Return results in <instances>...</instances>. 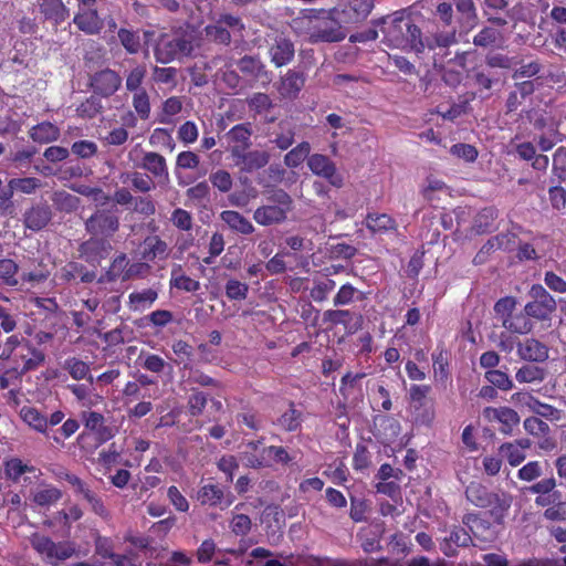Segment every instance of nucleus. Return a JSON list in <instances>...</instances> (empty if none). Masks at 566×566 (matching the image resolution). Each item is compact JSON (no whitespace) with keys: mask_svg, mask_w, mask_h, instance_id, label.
I'll use <instances>...</instances> for the list:
<instances>
[{"mask_svg":"<svg viewBox=\"0 0 566 566\" xmlns=\"http://www.w3.org/2000/svg\"><path fill=\"white\" fill-rule=\"evenodd\" d=\"M292 30L312 43L338 42L345 39L346 33L335 21L319 15L313 11L302 13L291 22Z\"/></svg>","mask_w":566,"mask_h":566,"instance_id":"nucleus-1","label":"nucleus"},{"mask_svg":"<svg viewBox=\"0 0 566 566\" xmlns=\"http://www.w3.org/2000/svg\"><path fill=\"white\" fill-rule=\"evenodd\" d=\"M382 23L385 24L382 32L388 46L417 53L426 49L420 29L410 21H405L402 17H395L390 21L384 19Z\"/></svg>","mask_w":566,"mask_h":566,"instance_id":"nucleus-2","label":"nucleus"},{"mask_svg":"<svg viewBox=\"0 0 566 566\" xmlns=\"http://www.w3.org/2000/svg\"><path fill=\"white\" fill-rule=\"evenodd\" d=\"M293 201L282 189L274 190L268 202L258 207L253 213L254 221L263 227L283 223L292 210Z\"/></svg>","mask_w":566,"mask_h":566,"instance_id":"nucleus-3","label":"nucleus"},{"mask_svg":"<svg viewBox=\"0 0 566 566\" xmlns=\"http://www.w3.org/2000/svg\"><path fill=\"white\" fill-rule=\"evenodd\" d=\"M195 49L192 33L163 35L155 48V57L159 63L166 64L174 60L189 56Z\"/></svg>","mask_w":566,"mask_h":566,"instance_id":"nucleus-4","label":"nucleus"},{"mask_svg":"<svg viewBox=\"0 0 566 566\" xmlns=\"http://www.w3.org/2000/svg\"><path fill=\"white\" fill-rule=\"evenodd\" d=\"M30 542L40 558L52 566H57L63 560L72 557L75 553L73 543L66 541L54 542L44 534H33Z\"/></svg>","mask_w":566,"mask_h":566,"instance_id":"nucleus-5","label":"nucleus"},{"mask_svg":"<svg viewBox=\"0 0 566 566\" xmlns=\"http://www.w3.org/2000/svg\"><path fill=\"white\" fill-rule=\"evenodd\" d=\"M128 158L135 167L148 171L154 178L169 181V170L165 157L156 151H143L138 146L128 153Z\"/></svg>","mask_w":566,"mask_h":566,"instance_id":"nucleus-6","label":"nucleus"},{"mask_svg":"<svg viewBox=\"0 0 566 566\" xmlns=\"http://www.w3.org/2000/svg\"><path fill=\"white\" fill-rule=\"evenodd\" d=\"M374 8V0H350L332 11L336 27L364 21Z\"/></svg>","mask_w":566,"mask_h":566,"instance_id":"nucleus-7","label":"nucleus"},{"mask_svg":"<svg viewBox=\"0 0 566 566\" xmlns=\"http://www.w3.org/2000/svg\"><path fill=\"white\" fill-rule=\"evenodd\" d=\"M119 228L118 217L108 210H96L86 221L85 229L93 237L109 239Z\"/></svg>","mask_w":566,"mask_h":566,"instance_id":"nucleus-8","label":"nucleus"},{"mask_svg":"<svg viewBox=\"0 0 566 566\" xmlns=\"http://www.w3.org/2000/svg\"><path fill=\"white\" fill-rule=\"evenodd\" d=\"M310 170L324 179L333 187L340 188L344 185V177L337 170L336 165L325 155L314 154L307 158Z\"/></svg>","mask_w":566,"mask_h":566,"instance_id":"nucleus-9","label":"nucleus"},{"mask_svg":"<svg viewBox=\"0 0 566 566\" xmlns=\"http://www.w3.org/2000/svg\"><path fill=\"white\" fill-rule=\"evenodd\" d=\"M44 357L43 352L33 347L29 342H25L11 358L14 363L13 373L20 376L33 370L43 364Z\"/></svg>","mask_w":566,"mask_h":566,"instance_id":"nucleus-10","label":"nucleus"},{"mask_svg":"<svg viewBox=\"0 0 566 566\" xmlns=\"http://www.w3.org/2000/svg\"><path fill=\"white\" fill-rule=\"evenodd\" d=\"M483 418L489 422H499L501 432L510 434L513 428L520 423L517 412L509 407H486L482 411Z\"/></svg>","mask_w":566,"mask_h":566,"instance_id":"nucleus-11","label":"nucleus"},{"mask_svg":"<svg viewBox=\"0 0 566 566\" xmlns=\"http://www.w3.org/2000/svg\"><path fill=\"white\" fill-rule=\"evenodd\" d=\"M122 77L113 70L105 69L94 74L91 86L95 94L112 96L120 87Z\"/></svg>","mask_w":566,"mask_h":566,"instance_id":"nucleus-12","label":"nucleus"},{"mask_svg":"<svg viewBox=\"0 0 566 566\" xmlns=\"http://www.w3.org/2000/svg\"><path fill=\"white\" fill-rule=\"evenodd\" d=\"M252 130L249 124H239L233 126L227 134L229 151L234 158L243 154L251 146Z\"/></svg>","mask_w":566,"mask_h":566,"instance_id":"nucleus-13","label":"nucleus"},{"mask_svg":"<svg viewBox=\"0 0 566 566\" xmlns=\"http://www.w3.org/2000/svg\"><path fill=\"white\" fill-rule=\"evenodd\" d=\"M112 245L107 239L93 237L83 242L80 248L81 255L87 262H97L104 259L111 251Z\"/></svg>","mask_w":566,"mask_h":566,"instance_id":"nucleus-14","label":"nucleus"},{"mask_svg":"<svg viewBox=\"0 0 566 566\" xmlns=\"http://www.w3.org/2000/svg\"><path fill=\"white\" fill-rule=\"evenodd\" d=\"M41 186V180L35 177L13 178L9 180L6 191L0 192V200H11L14 192H21L25 195L34 193Z\"/></svg>","mask_w":566,"mask_h":566,"instance_id":"nucleus-15","label":"nucleus"},{"mask_svg":"<svg viewBox=\"0 0 566 566\" xmlns=\"http://www.w3.org/2000/svg\"><path fill=\"white\" fill-rule=\"evenodd\" d=\"M73 23L78 30L88 35H96L104 28V22L99 18L97 9L76 11L73 18Z\"/></svg>","mask_w":566,"mask_h":566,"instance_id":"nucleus-16","label":"nucleus"},{"mask_svg":"<svg viewBox=\"0 0 566 566\" xmlns=\"http://www.w3.org/2000/svg\"><path fill=\"white\" fill-rule=\"evenodd\" d=\"M517 355L524 360L544 361L548 358V348L535 338H526L517 343Z\"/></svg>","mask_w":566,"mask_h":566,"instance_id":"nucleus-17","label":"nucleus"},{"mask_svg":"<svg viewBox=\"0 0 566 566\" xmlns=\"http://www.w3.org/2000/svg\"><path fill=\"white\" fill-rule=\"evenodd\" d=\"M233 160L240 170L252 172L266 166L270 160V155L264 150H244L243 154L235 156Z\"/></svg>","mask_w":566,"mask_h":566,"instance_id":"nucleus-18","label":"nucleus"},{"mask_svg":"<svg viewBox=\"0 0 566 566\" xmlns=\"http://www.w3.org/2000/svg\"><path fill=\"white\" fill-rule=\"evenodd\" d=\"M262 441L248 442L240 452V461L248 468L268 467V458L263 453Z\"/></svg>","mask_w":566,"mask_h":566,"instance_id":"nucleus-19","label":"nucleus"},{"mask_svg":"<svg viewBox=\"0 0 566 566\" xmlns=\"http://www.w3.org/2000/svg\"><path fill=\"white\" fill-rule=\"evenodd\" d=\"M512 502L513 497L511 494L504 491H495L489 496L485 509L490 510V513L495 521L501 522L507 514Z\"/></svg>","mask_w":566,"mask_h":566,"instance_id":"nucleus-20","label":"nucleus"},{"mask_svg":"<svg viewBox=\"0 0 566 566\" xmlns=\"http://www.w3.org/2000/svg\"><path fill=\"white\" fill-rule=\"evenodd\" d=\"M158 298V290L154 287L134 291L128 295L127 307L133 312H144L153 306Z\"/></svg>","mask_w":566,"mask_h":566,"instance_id":"nucleus-21","label":"nucleus"},{"mask_svg":"<svg viewBox=\"0 0 566 566\" xmlns=\"http://www.w3.org/2000/svg\"><path fill=\"white\" fill-rule=\"evenodd\" d=\"M198 501L203 505L217 506L222 505L223 507H228L232 504V499L228 496L226 499L222 489L216 484H207L203 485L197 495Z\"/></svg>","mask_w":566,"mask_h":566,"instance_id":"nucleus-22","label":"nucleus"},{"mask_svg":"<svg viewBox=\"0 0 566 566\" xmlns=\"http://www.w3.org/2000/svg\"><path fill=\"white\" fill-rule=\"evenodd\" d=\"M39 6L41 13L56 25L64 22L70 15V11L62 0H40Z\"/></svg>","mask_w":566,"mask_h":566,"instance_id":"nucleus-23","label":"nucleus"},{"mask_svg":"<svg viewBox=\"0 0 566 566\" xmlns=\"http://www.w3.org/2000/svg\"><path fill=\"white\" fill-rule=\"evenodd\" d=\"M270 55L275 66L286 65L294 56V45L290 40L281 38L271 46Z\"/></svg>","mask_w":566,"mask_h":566,"instance_id":"nucleus-24","label":"nucleus"},{"mask_svg":"<svg viewBox=\"0 0 566 566\" xmlns=\"http://www.w3.org/2000/svg\"><path fill=\"white\" fill-rule=\"evenodd\" d=\"M220 218L231 230L238 233L251 234L254 232L252 222L238 211H222Z\"/></svg>","mask_w":566,"mask_h":566,"instance_id":"nucleus-25","label":"nucleus"},{"mask_svg":"<svg viewBox=\"0 0 566 566\" xmlns=\"http://www.w3.org/2000/svg\"><path fill=\"white\" fill-rule=\"evenodd\" d=\"M67 389L75 396L78 403L84 408H92L98 405L103 397L93 391L91 386L84 384H71Z\"/></svg>","mask_w":566,"mask_h":566,"instance_id":"nucleus-26","label":"nucleus"},{"mask_svg":"<svg viewBox=\"0 0 566 566\" xmlns=\"http://www.w3.org/2000/svg\"><path fill=\"white\" fill-rule=\"evenodd\" d=\"M62 499V491L51 484H40L32 492V501L39 506H50Z\"/></svg>","mask_w":566,"mask_h":566,"instance_id":"nucleus-27","label":"nucleus"},{"mask_svg":"<svg viewBox=\"0 0 566 566\" xmlns=\"http://www.w3.org/2000/svg\"><path fill=\"white\" fill-rule=\"evenodd\" d=\"M20 418L33 430L45 433L48 430V418L42 415L36 408L31 406H23L20 409Z\"/></svg>","mask_w":566,"mask_h":566,"instance_id":"nucleus-28","label":"nucleus"},{"mask_svg":"<svg viewBox=\"0 0 566 566\" xmlns=\"http://www.w3.org/2000/svg\"><path fill=\"white\" fill-rule=\"evenodd\" d=\"M555 310L556 302L554 298L533 300L524 308L527 315L542 321L547 319Z\"/></svg>","mask_w":566,"mask_h":566,"instance_id":"nucleus-29","label":"nucleus"},{"mask_svg":"<svg viewBox=\"0 0 566 566\" xmlns=\"http://www.w3.org/2000/svg\"><path fill=\"white\" fill-rule=\"evenodd\" d=\"M51 220V212L45 207L30 209L24 216V223L31 230H41Z\"/></svg>","mask_w":566,"mask_h":566,"instance_id":"nucleus-30","label":"nucleus"},{"mask_svg":"<svg viewBox=\"0 0 566 566\" xmlns=\"http://www.w3.org/2000/svg\"><path fill=\"white\" fill-rule=\"evenodd\" d=\"M528 316L526 312L514 314L510 318L504 319L502 326L511 333L528 334L533 329V323Z\"/></svg>","mask_w":566,"mask_h":566,"instance_id":"nucleus-31","label":"nucleus"},{"mask_svg":"<svg viewBox=\"0 0 566 566\" xmlns=\"http://www.w3.org/2000/svg\"><path fill=\"white\" fill-rule=\"evenodd\" d=\"M304 85V78L296 72L289 71L282 78L280 93L284 97H295Z\"/></svg>","mask_w":566,"mask_h":566,"instance_id":"nucleus-32","label":"nucleus"},{"mask_svg":"<svg viewBox=\"0 0 566 566\" xmlns=\"http://www.w3.org/2000/svg\"><path fill=\"white\" fill-rule=\"evenodd\" d=\"M64 369L69 371L71 377L75 380L86 379L92 386L94 377L90 374V365L77 359L69 358L64 363Z\"/></svg>","mask_w":566,"mask_h":566,"instance_id":"nucleus-33","label":"nucleus"},{"mask_svg":"<svg viewBox=\"0 0 566 566\" xmlns=\"http://www.w3.org/2000/svg\"><path fill=\"white\" fill-rule=\"evenodd\" d=\"M239 70L252 78L259 80L266 77V71L264 70L263 63L253 56H243L238 62Z\"/></svg>","mask_w":566,"mask_h":566,"instance_id":"nucleus-34","label":"nucleus"},{"mask_svg":"<svg viewBox=\"0 0 566 566\" xmlns=\"http://www.w3.org/2000/svg\"><path fill=\"white\" fill-rule=\"evenodd\" d=\"M60 135L59 128L48 122L41 123L32 127L30 136L34 142L38 143H50L56 140Z\"/></svg>","mask_w":566,"mask_h":566,"instance_id":"nucleus-35","label":"nucleus"},{"mask_svg":"<svg viewBox=\"0 0 566 566\" xmlns=\"http://www.w3.org/2000/svg\"><path fill=\"white\" fill-rule=\"evenodd\" d=\"M491 493L492 492L489 491L486 486L478 482L470 483L465 490L467 500L473 505L482 509L486 507Z\"/></svg>","mask_w":566,"mask_h":566,"instance_id":"nucleus-36","label":"nucleus"},{"mask_svg":"<svg viewBox=\"0 0 566 566\" xmlns=\"http://www.w3.org/2000/svg\"><path fill=\"white\" fill-rule=\"evenodd\" d=\"M366 226L373 232H385L395 229L396 222L386 213H369L366 218Z\"/></svg>","mask_w":566,"mask_h":566,"instance_id":"nucleus-37","label":"nucleus"},{"mask_svg":"<svg viewBox=\"0 0 566 566\" xmlns=\"http://www.w3.org/2000/svg\"><path fill=\"white\" fill-rule=\"evenodd\" d=\"M182 99L178 96H171L167 98L161 106L159 114V122L168 124L172 122L174 116L178 115L182 109Z\"/></svg>","mask_w":566,"mask_h":566,"instance_id":"nucleus-38","label":"nucleus"},{"mask_svg":"<svg viewBox=\"0 0 566 566\" xmlns=\"http://www.w3.org/2000/svg\"><path fill=\"white\" fill-rule=\"evenodd\" d=\"M132 105L143 120H146L150 116V99L146 90L133 92Z\"/></svg>","mask_w":566,"mask_h":566,"instance_id":"nucleus-39","label":"nucleus"},{"mask_svg":"<svg viewBox=\"0 0 566 566\" xmlns=\"http://www.w3.org/2000/svg\"><path fill=\"white\" fill-rule=\"evenodd\" d=\"M515 378L518 382H541L545 378V371L543 368L534 365L522 366L515 374Z\"/></svg>","mask_w":566,"mask_h":566,"instance_id":"nucleus-40","label":"nucleus"},{"mask_svg":"<svg viewBox=\"0 0 566 566\" xmlns=\"http://www.w3.org/2000/svg\"><path fill=\"white\" fill-rule=\"evenodd\" d=\"M311 146L307 142L298 144L291 149L284 157V163L287 167L295 168L300 166L305 158L310 157Z\"/></svg>","mask_w":566,"mask_h":566,"instance_id":"nucleus-41","label":"nucleus"},{"mask_svg":"<svg viewBox=\"0 0 566 566\" xmlns=\"http://www.w3.org/2000/svg\"><path fill=\"white\" fill-rule=\"evenodd\" d=\"M53 205L65 212L74 211L80 203L77 197L66 192V191H55L52 195Z\"/></svg>","mask_w":566,"mask_h":566,"instance_id":"nucleus-42","label":"nucleus"},{"mask_svg":"<svg viewBox=\"0 0 566 566\" xmlns=\"http://www.w3.org/2000/svg\"><path fill=\"white\" fill-rule=\"evenodd\" d=\"M125 181H129L134 189L140 192H149L155 189V182L151 177L138 171L127 174Z\"/></svg>","mask_w":566,"mask_h":566,"instance_id":"nucleus-43","label":"nucleus"},{"mask_svg":"<svg viewBox=\"0 0 566 566\" xmlns=\"http://www.w3.org/2000/svg\"><path fill=\"white\" fill-rule=\"evenodd\" d=\"M500 453L512 467H517L526 458L525 452L517 444H512L511 442L503 443L500 447Z\"/></svg>","mask_w":566,"mask_h":566,"instance_id":"nucleus-44","label":"nucleus"},{"mask_svg":"<svg viewBox=\"0 0 566 566\" xmlns=\"http://www.w3.org/2000/svg\"><path fill=\"white\" fill-rule=\"evenodd\" d=\"M146 67L144 65H137L129 71L126 76V90L129 92H137L144 90L142 84L146 77Z\"/></svg>","mask_w":566,"mask_h":566,"instance_id":"nucleus-45","label":"nucleus"},{"mask_svg":"<svg viewBox=\"0 0 566 566\" xmlns=\"http://www.w3.org/2000/svg\"><path fill=\"white\" fill-rule=\"evenodd\" d=\"M19 266L11 259H0V280H2L6 284L10 286H15L18 281L15 275L18 273Z\"/></svg>","mask_w":566,"mask_h":566,"instance_id":"nucleus-46","label":"nucleus"},{"mask_svg":"<svg viewBox=\"0 0 566 566\" xmlns=\"http://www.w3.org/2000/svg\"><path fill=\"white\" fill-rule=\"evenodd\" d=\"M302 421V412L292 405L279 419V424L287 430L295 431L300 428Z\"/></svg>","mask_w":566,"mask_h":566,"instance_id":"nucleus-47","label":"nucleus"},{"mask_svg":"<svg viewBox=\"0 0 566 566\" xmlns=\"http://www.w3.org/2000/svg\"><path fill=\"white\" fill-rule=\"evenodd\" d=\"M209 180L220 192H229L233 185L231 175L224 169L212 171L209 176Z\"/></svg>","mask_w":566,"mask_h":566,"instance_id":"nucleus-48","label":"nucleus"},{"mask_svg":"<svg viewBox=\"0 0 566 566\" xmlns=\"http://www.w3.org/2000/svg\"><path fill=\"white\" fill-rule=\"evenodd\" d=\"M249 292V285L235 279H230L226 284V295L230 300H245Z\"/></svg>","mask_w":566,"mask_h":566,"instance_id":"nucleus-49","label":"nucleus"},{"mask_svg":"<svg viewBox=\"0 0 566 566\" xmlns=\"http://www.w3.org/2000/svg\"><path fill=\"white\" fill-rule=\"evenodd\" d=\"M553 175L558 181H566V148L559 147L553 155Z\"/></svg>","mask_w":566,"mask_h":566,"instance_id":"nucleus-50","label":"nucleus"},{"mask_svg":"<svg viewBox=\"0 0 566 566\" xmlns=\"http://www.w3.org/2000/svg\"><path fill=\"white\" fill-rule=\"evenodd\" d=\"M336 283L332 279L317 281L311 290V297L316 302L326 300L327 295L335 289Z\"/></svg>","mask_w":566,"mask_h":566,"instance_id":"nucleus-51","label":"nucleus"},{"mask_svg":"<svg viewBox=\"0 0 566 566\" xmlns=\"http://www.w3.org/2000/svg\"><path fill=\"white\" fill-rule=\"evenodd\" d=\"M485 378L493 387H497L501 390H510L513 387L512 380L502 370H489L485 373Z\"/></svg>","mask_w":566,"mask_h":566,"instance_id":"nucleus-52","label":"nucleus"},{"mask_svg":"<svg viewBox=\"0 0 566 566\" xmlns=\"http://www.w3.org/2000/svg\"><path fill=\"white\" fill-rule=\"evenodd\" d=\"M118 38L120 40V43L128 53L135 54L139 51L140 41L139 36L135 32L126 29H120L118 31Z\"/></svg>","mask_w":566,"mask_h":566,"instance_id":"nucleus-53","label":"nucleus"},{"mask_svg":"<svg viewBox=\"0 0 566 566\" xmlns=\"http://www.w3.org/2000/svg\"><path fill=\"white\" fill-rule=\"evenodd\" d=\"M515 306H516V301L514 297H511V296L500 298L495 303L494 312L502 324H503L504 319L510 318L513 315V311H514Z\"/></svg>","mask_w":566,"mask_h":566,"instance_id":"nucleus-54","label":"nucleus"},{"mask_svg":"<svg viewBox=\"0 0 566 566\" xmlns=\"http://www.w3.org/2000/svg\"><path fill=\"white\" fill-rule=\"evenodd\" d=\"M543 474L542 464L538 461H530L525 465H523L518 472L517 476L522 481L532 482L539 478Z\"/></svg>","mask_w":566,"mask_h":566,"instance_id":"nucleus-55","label":"nucleus"},{"mask_svg":"<svg viewBox=\"0 0 566 566\" xmlns=\"http://www.w3.org/2000/svg\"><path fill=\"white\" fill-rule=\"evenodd\" d=\"M447 190V186L442 180L436 178H427L424 186L421 189V192L426 200L432 201L437 198V193L443 192Z\"/></svg>","mask_w":566,"mask_h":566,"instance_id":"nucleus-56","label":"nucleus"},{"mask_svg":"<svg viewBox=\"0 0 566 566\" xmlns=\"http://www.w3.org/2000/svg\"><path fill=\"white\" fill-rule=\"evenodd\" d=\"M500 36V32L499 30L494 29V28H483L474 38H473V43L476 45V46H483V48H486V46H490L492 44H494L497 39Z\"/></svg>","mask_w":566,"mask_h":566,"instance_id":"nucleus-57","label":"nucleus"},{"mask_svg":"<svg viewBox=\"0 0 566 566\" xmlns=\"http://www.w3.org/2000/svg\"><path fill=\"white\" fill-rule=\"evenodd\" d=\"M207 35L216 42L228 44L231 41L230 32L219 21L206 28Z\"/></svg>","mask_w":566,"mask_h":566,"instance_id":"nucleus-58","label":"nucleus"},{"mask_svg":"<svg viewBox=\"0 0 566 566\" xmlns=\"http://www.w3.org/2000/svg\"><path fill=\"white\" fill-rule=\"evenodd\" d=\"M172 352L177 357L176 363L184 364L187 367L193 354L192 347L185 340H177L172 344Z\"/></svg>","mask_w":566,"mask_h":566,"instance_id":"nucleus-59","label":"nucleus"},{"mask_svg":"<svg viewBox=\"0 0 566 566\" xmlns=\"http://www.w3.org/2000/svg\"><path fill=\"white\" fill-rule=\"evenodd\" d=\"M263 453L268 458V465H270L271 461L283 464L291 461V457L283 447L271 446L263 448Z\"/></svg>","mask_w":566,"mask_h":566,"instance_id":"nucleus-60","label":"nucleus"},{"mask_svg":"<svg viewBox=\"0 0 566 566\" xmlns=\"http://www.w3.org/2000/svg\"><path fill=\"white\" fill-rule=\"evenodd\" d=\"M32 469L23 464L20 459L13 458L6 463V475L17 481L23 473L30 472Z\"/></svg>","mask_w":566,"mask_h":566,"instance_id":"nucleus-61","label":"nucleus"},{"mask_svg":"<svg viewBox=\"0 0 566 566\" xmlns=\"http://www.w3.org/2000/svg\"><path fill=\"white\" fill-rule=\"evenodd\" d=\"M198 127L193 122L184 123L178 129V138L185 144H192L198 139Z\"/></svg>","mask_w":566,"mask_h":566,"instance_id":"nucleus-62","label":"nucleus"},{"mask_svg":"<svg viewBox=\"0 0 566 566\" xmlns=\"http://www.w3.org/2000/svg\"><path fill=\"white\" fill-rule=\"evenodd\" d=\"M81 418L85 428L91 431H98L105 422L104 416L95 411H83Z\"/></svg>","mask_w":566,"mask_h":566,"instance_id":"nucleus-63","label":"nucleus"},{"mask_svg":"<svg viewBox=\"0 0 566 566\" xmlns=\"http://www.w3.org/2000/svg\"><path fill=\"white\" fill-rule=\"evenodd\" d=\"M544 517L548 521H566V502H555L545 510Z\"/></svg>","mask_w":566,"mask_h":566,"instance_id":"nucleus-64","label":"nucleus"}]
</instances>
